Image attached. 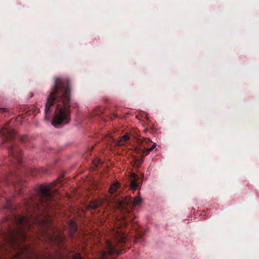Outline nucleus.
<instances>
[{
  "instance_id": "obj_1",
  "label": "nucleus",
  "mask_w": 259,
  "mask_h": 259,
  "mask_svg": "<svg viewBox=\"0 0 259 259\" xmlns=\"http://www.w3.org/2000/svg\"><path fill=\"white\" fill-rule=\"evenodd\" d=\"M56 183L40 186L34 195L25 199L23 204L17 207L6 200L5 207L10 211L11 214L6 217L4 220L8 226L5 237L12 245L16 244L19 239H26V230L30 229L32 223L37 221L34 215H48L49 209L57 206L56 199L59 195L57 190H52Z\"/></svg>"
},
{
  "instance_id": "obj_2",
  "label": "nucleus",
  "mask_w": 259,
  "mask_h": 259,
  "mask_svg": "<svg viewBox=\"0 0 259 259\" xmlns=\"http://www.w3.org/2000/svg\"><path fill=\"white\" fill-rule=\"evenodd\" d=\"M70 81L67 78L56 77L55 84L47 98L46 118L49 119L54 110L52 124L55 127L66 125L70 121Z\"/></svg>"
},
{
  "instance_id": "obj_3",
  "label": "nucleus",
  "mask_w": 259,
  "mask_h": 259,
  "mask_svg": "<svg viewBox=\"0 0 259 259\" xmlns=\"http://www.w3.org/2000/svg\"><path fill=\"white\" fill-rule=\"evenodd\" d=\"M114 242L110 240L106 241V250L99 252L98 259H111L109 256L121 253L120 248L124 244L127 238L126 235L121 231H114L113 232Z\"/></svg>"
},
{
  "instance_id": "obj_4",
  "label": "nucleus",
  "mask_w": 259,
  "mask_h": 259,
  "mask_svg": "<svg viewBox=\"0 0 259 259\" xmlns=\"http://www.w3.org/2000/svg\"><path fill=\"white\" fill-rule=\"evenodd\" d=\"M118 207L122 213V225L126 226L128 222H134V219L132 217L131 210L127 206H137L141 203V199L136 197L133 199L131 197H121L116 200Z\"/></svg>"
},
{
  "instance_id": "obj_5",
  "label": "nucleus",
  "mask_w": 259,
  "mask_h": 259,
  "mask_svg": "<svg viewBox=\"0 0 259 259\" xmlns=\"http://www.w3.org/2000/svg\"><path fill=\"white\" fill-rule=\"evenodd\" d=\"M1 182H4L7 185L13 184L16 190L18 191V194L20 195L21 193V190L22 189L23 184L19 180V175L16 172L11 171L9 174L5 175L2 178L0 179Z\"/></svg>"
},
{
  "instance_id": "obj_6",
  "label": "nucleus",
  "mask_w": 259,
  "mask_h": 259,
  "mask_svg": "<svg viewBox=\"0 0 259 259\" xmlns=\"http://www.w3.org/2000/svg\"><path fill=\"white\" fill-rule=\"evenodd\" d=\"M7 149L11 163L16 164L17 166L20 165L22 162L21 152L16 143L11 142L7 146Z\"/></svg>"
},
{
  "instance_id": "obj_7",
  "label": "nucleus",
  "mask_w": 259,
  "mask_h": 259,
  "mask_svg": "<svg viewBox=\"0 0 259 259\" xmlns=\"http://www.w3.org/2000/svg\"><path fill=\"white\" fill-rule=\"evenodd\" d=\"M137 142L141 147L136 148L135 150L136 152L137 153L140 154L143 157L149 154L150 152L152 151L156 146V144L155 143H154L153 145L151 146V147H150V148L146 149L145 147L144 148L142 147V146L144 147L145 143L148 144L150 142H151V141L149 138H145L143 139L137 138Z\"/></svg>"
},
{
  "instance_id": "obj_8",
  "label": "nucleus",
  "mask_w": 259,
  "mask_h": 259,
  "mask_svg": "<svg viewBox=\"0 0 259 259\" xmlns=\"http://www.w3.org/2000/svg\"><path fill=\"white\" fill-rule=\"evenodd\" d=\"M9 123L8 122L0 130V136L3 138V144L8 141L13 140L16 137V132L9 127Z\"/></svg>"
},
{
  "instance_id": "obj_9",
  "label": "nucleus",
  "mask_w": 259,
  "mask_h": 259,
  "mask_svg": "<svg viewBox=\"0 0 259 259\" xmlns=\"http://www.w3.org/2000/svg\"><path fill=\"white\" fill-rule=\"evenodd\" d=\"M48 241L50 244L56 245H62L65 239L64 235L61 233L56 234H47Z\"/></svg>"
},
{
  "instance_id": "obj_10",
  "label": "nucleus",
  "mask_w": 259,
  "mask_h": 259,
  "mask_svg": "<svg viewBox=\"0 0 259 259\" xmlns=\"http://www.w3.org/2000/svg\"><path fill=\"white\" fill-rule=\"evenodd\" d=\"M69 227V234L70 237H73L74 233L77 230V225L73 220H69L68 222Z\"/></svg>"
},
{
  "instance_id": "obj_11",
  "label": "nucleus",
  "mask_w": 259,
  "mask_h": 259,
  "mask_svg": "<svg viewBox=\"0 0 259 259\" xmlns=\"http://www.w3.org/2000/svg\"><path fill=\"white\" fill-rule=\"evenodd\" d=\"M139 180L138 176L135 173H132L131 174L130 180H131V187L134 190H136L138 186V181Z\"/></svg>"
},
{
  "instance_id": "obj_12",
  "label": "nucleus",
  "mask_w": 259,
  "mask_h": 259,
  "mask_svg": "<svg viewBox=\"0 0 259 259\" xmlns=\"http://www.w3.org/2000/svg\"><path fill=\"white\" fill-rule=\"evenodd\" d=\"M102 202L101 200H94L93 201H92L90 202L88 207L93 209H95L98 207H99L102 205Z\"/></svg>"
},
{
  "instance_id": "obj_13",
  "label": "nucleus",
  "mask_w": 259,
  "mask_h": 259,
  "mask_svg": "<svg viewBox=\"0 0 259 259\" xmlns=\"http://www.w3.org/2000/svg\"><path fill=\"white\" fill-rule=\"evenodd\" d=\"M130 139V135L126 133L123 136L121 137L119 140L117 141V144L119 146H121L124 144V143L128 141Z\"/></svg>"
},
{
  "instance_id": "obj_14",
  "label": "nucleus",
  "mask_w": 259,
  "mask_h": 259,
  "mask_svg": "<svg viewBox=\"0 0 259 259\" xmlns=\"http://www.w3.org/2000/svg\"><path fill=\"white\" fill-rule=\"evenodd\" d=\"M119 187V184L117 182L113 183L111 184L109 189V193L112 195L113 194L117 191Z\"/></svg>"
},
{
  "instance_id": "obj_15",
  "label": "nucleus",
  "mask_w": 259,
  "mask_h": 259,
  "mask_svg": "<svg viewBox=\"0 0 259 259\" xmlns=\"http://www.w3.org/2000/svg\"><path fill=\"white\" fill-rule=\"evenodd\" d=\"M72 259H83V258L80 254L75 253L73 255Z\"/></svg>"
},
{
  "instance_id": "obj_16",
  "label": "nucleus",
  "mask_w": 259,
  "mask_h": 259,
  "mask_svg": "<svg viewBox=\"0 0 259 259\" xmlns=\"http://www.w3.org/2000/svg\"><path fill=\"white\" fill-rule=\"evenodd\" d=\"M28 140V137L26 135L21 136L20 138V141L22 143H24V142L27 141Z\"/></svg>"
},
{
  "instance_id": "obj_17",
  "label": "nucleus",
  "mask_w": 259,
  "mask_h": 259,
  "mask_svg": "<svg viewBox=\"0 0 259 259\" xmlns=\"http://www.w3.org/2000/svg\"><path fill=\"white\" fill-rule=\"evenodd\" d=\"M51 259H62V257H61V255L59 254V255H58L57 257H53Z\"/></svg>"
},
{
  "instance_id": "obj_18",
  "label": "nucleus",
  "mask_w": 259,
  "mask_h": 259,
  "mask_svg": "<svg viewBox=\"0 0 259 259\" xmlns=\"http://www.w3.org/2000/svg\"><path fill=\"white\" fill-rule=\"evenodd\" d=\"M0 111L3 112H6V109L4 108H0Z\"/></svg>"
},
{
  "instance_id": "obj_19",
  "label": "nucleus",
  "mask_w": 259,
  "mask_h": 259,
  "mask_svg": "<svg viewBox=\"0 0 259 259\" xmlns=\"http://www.w3.org/2000/svg\"><path fill=\"white\" fill-rule=\"evenodd\" d=\"M138 237L137 238V239H138L139 238H141V237H142V235L140 234H138Z\"/></svg>"
},
{
  "instance_id": "obj_20",
  "label": "nucleus",
  "mask_w": 259,
  "mask_h": 259,
  "mask_svg": "<svg viewBox=\"0 0 259 259\" xmlns=\"http://www.w3.org/2000/svg\"><path fill=\"white\" fill-rule=\"evenodd\" d=\"M20 255V253H16L17 257L19 258Z\"/></svg>"
},
{
  "instance_id": "obj_21",
  "label": "nucleus",
  "mask_w": 259,
  "mask_h": 259,
  "mask_svg": "<svg viewBox=\"0 0 259 259\" xmlns=\"http://www.w3.org/2000/svg\"><path fill=\"white\" fill-rule=\"evenodd\" d=\"M33 96V94L32 93H30V97L31 98Z\"/></svg>"
},
{
  "instance_id": "obj_22",
  "label": "nucleus",
  "mask_w": 259,
  "mask_h": 259,
  "mask_svg": "<svg viewBox=\"0 0 259 259\" xmlns=\"http://www.w3.org/2000/svg\"><path fill=\"white\" fill-rule=\"evenodd\" d=\"M24 249H25V250H26V249H27V247H26V246H25V247H24Z\"/></svg>"
},
{
  "instance_id": "obj_23",
  "label": "nucleus",
  "mask_w": 259,
  "mask_h": 259,
  "mask_svg": "<svg viewBox=\"0 0 259 259\" xmlns=\"http://www.w3.org/2000/svg\"><path fill=\"white\" fill-rule=\"evenodd\" d=\"M95 114H96V115H98V113H96Z\"/></svg>"
}]
</instances>
